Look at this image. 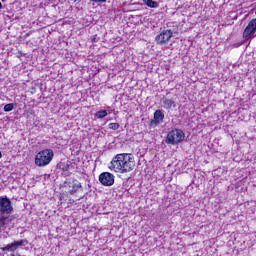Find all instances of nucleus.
<instances>
[{
  "label": "nucleus",
  "mask_w": 256,
  "mask_h": 256,
  "mask_svg": "<svg viewBox=\"0 0 256 256\" xmlns=\"http://www.w3.org/2000/svg\"><path fill=\"white\" fill-rule=\"evenodd\" d=\"M116 173H129L135 169V158L131 154H117L111 161Z\"/></svg>",
  "instance_id": "1"
},
{
  "label": "nucleus",
  "mask_w": 256,
  "mask_h": 256,
  "mask_svg": "<svg viewBox=\"0 0 256 256\" xmlns=\"http://www.w3.org/2000/svg\"><path fill=\"white\" fill-rule=\"evenodd\" d=\"M13 204L11 203V199L7 196H0V233L5 231L7 227H9V223L13 221Z\"/></svg>",
  "instance_id": "2"
},
{
  "label": "nucleus",
  "mask_w": 256,
  "mask_h": 256,
  "mask_svg": "<svg viewBox=\"0 0 256 256\" xmlns=\"http://www.w3.org/2000/svg\"><path fill=\"white\" fill-rule=\"evenodd\" d=\"M55 153L51 149H44L38 152L35 156V165L37 167H47L51 161H53Z\"/></svg>",
  "instance_id": "3"
},
{
  "label": "nucleus",
  "mask_w": 256,
  "mask_h": 256,
  "mask_svg": "<svg viewBox=\"0 0 256 256\" xmlns=\"http://www.w3.org/2000/svg\"><path fill=\"white\" fill-rule=\"evenodd\" d=\"M185 141V132L182 129L175 128L168 132L165 143L167 145H180Z\"/></svg>",
  "instance_id": "4"
},
{
  "label": "nucleus",
  "mask_w": 256,
  "mask_h": 256,
  "mask_svg": "<svg viewBox=\"0 0 256 256\" xmlns=\"http://www.w3.org/2000/svg\"><path fill=\"white\" fill-rule=\"evenodd\" d=\"M172 37H173V30L166 29V30H163L159 35L155 37V41L157 45H167V43L171 41Z\"/></svg>",
  "instance_id": "5"
},
{
  "label": "nucleus",
  "mask_w": 256,
  "mask_h": 256,
  "mask_svg": "<svg viewBox=\"0 0 256 256\" xmlns=\"http://www.w3.org/2000/svg\"><path fill=\"white\" fill-rule=\"evenodd\" d=\"M256 37V18L252 19L243 32L244 39H255Z\"/></svg>",
  "instance_id": "6"
},
{
  "label": "nucleus",
  "mask_w": 256,
  "mask_h": 256,
  "mask_svg": "<svg viewBox=\"0 0 256 256\" xmlns=\"http://www.w3.org/2000/svg\"><path fill=\"white\" fill-rule=\"evenodd\" d=\"M99 182L101 185H104V187H111L115 184V175L111 172H102L99 175Z\"/></svg>",
  "instance_id": "7"
},
{
  "label": "nucleus",
  "mask_w": 256,
  "mask_h": 256,
  "mask_svg": "<svg viewBox=\"0 0 256 256\" xmlns=\"http://www.w3.org/2000/svg\"><path fill=\"white\" fill-rule=\"evenodd\" d=\"M165 119V113L163 110H156L154 112L153 119L149 123L150 129H155V127H158V125H161Z\"/></svg>",
  "instance_id": "8"
},
{
  "label": "nucleus",
  "mask_w": 256,
  "mask_h": 256,
  "mask_svg": "<svg viewBox=\"0 0 256 256\" xmlns=\"http://www.w3.org/2000/svg\"><path fill=\"white\" fill-rule=\"evenodd\" d=\"M27 243H29L27 241V239H21L18 241H14L8 245H6L5 247L1 248L2 251H10L11 253H15V251H17L18 247H25V245H27Z\"/></svg>",
  "instance_id": "9"
},
{
  "label": "nucleus",
  "mask_w": 256,
  "mask_h": 256,
  "mask_svg": "<svg viewBox=\"0 0 256 256\" xmlns=\"http://www.w3.org/2000/svg\"><path fill=\"white\" fill-rule=\"evenodd\" d=\"M70 187V195H75L79 189H81V182H79L77 179H73L72 182H69Z\"/></svg>",
  "instance_id": "10"
},
{
  "label": "nucleus",
  "mask_w": 256,
  "mask_h": 256,
  "mask_svg": "<svg viewBox=\"0 0 256 256\" xmlns=\"http://www.w3.org/2000/svg\"><path fill=\"white\" fill-rule=\"evenodd\" d=\"M162 103L164 105V109H166L167 111H169V109H175L177 107L175 101H173L172 99L163 98Z\"/></svg>",
  "instance_id": "11"
},
{
  "label": "nucleus",
  "mask_w": 256,
  "mask_h": 256,
  "mask_svg": "<svg viewBox=\"0 0 256 256\" xmlns=\"http://www.w3.org/2000/svg\"><path fill=\"white\" fill-rule=\"evenodd\" d=\"M144 5L150 7V9H157L159 7V2L153 0H143Z\"/></svg>",
  "instance_id": "12"
},
{
  "label": "nucleus",
  "mask_w": 256,
  "mask_h": 256,
  "mask_svg": "<svg viewBox=\"0 0 256 256\" xmlns=\"http://www.w3.org/2000/svg\"><path fill=\"white\" fill-rule=\"evenodd\" d=\"M107 115V110H100L96 112L95 117L97 119H105V116Z\"/></svg>",
  "instance_id": "13"
},
{
  "label": "nucleus",
  "mask_w": 256,
  "mask_h": 256,
  "mask_svg": "<svg viewBox=\"0 0 256 256\" xmlns=\"http://www.w3.org/2000/svg\"><path fill=\"white\" fill-rule=\"evenodd\" d=\"M13 109H15V104H13V103H9L4 106L5 113H9V112L13 111Z\"/></svg>",
  "instance_id": "14"
},
{
  "label": "nucleus",
  "mask_w": 256,
  "mask_h": 256,
  "mask_svg": "<svg viewBox=\"0 0 256 256\" xmlns=\"http://www.w3.org/2000/svg\"><path fill=\"white\" fill-rule=\"evenodd\" d=\"M71 169H75V166L73 164H62V171H71Z\"/></svg>",
  "instance_id": "15"
},
{
  "label": "nucleus",
  "mask_w": 256,
  "mask_h": 256,
  "mask_svg": "<svg viewBox=\"0 0 256 256\" xmlns=\"http://www.w3.org/2000/svg\"><path fill=\"white\" fill-rule=\"evenodd\" d=\"M91 5H103V3H107V0H89Z\"/></svg>",
  "instance_id": "16"
},
{
  "label": "nucleus",
  "mask_w": 256,
  "mask_h": 256,
  "mask_svg": "<svg viewBox=\"0 0 256 256\" xmlns=\"http://www.w3.org/2000/svg\"><path fill=\"white\" fill-rule=\"evenodd\" d=\"M119 127H121V125H119V123H110L109 124V129H112V131H117V129H119Z\"/></svg>",
  "instance_id": "17"
},
{
  "label": "nucleus",
  "mask_w": 256,
  "mask_h": 256,
  "mask_svg": "<svg viewBox=\"0 0 256 256\" xmlns=\"http://www.w3.org/2000/svg\"><path fill=\"white\" fill-rule=\"evenodd\" d=\"M3 9V4L0 2V11Z\"/></svg>",
  "instance_id": "18"
},
{
  "label": "nucleus",
  "mask_w": 256,
  "mask_h": 256,
  "mask_svg": "<svg viewBox=\"0 0 256 256\" xmlns=\"http://www.w3.org/2000/svg\"><path fill=\"white\" fill-rule=\"evenodd\" d=\"M1 157H3V154H2L1 151H0V159H1Z\"/></svg>",
  "instance_id": "19"
},
{
  "label": "nucleus",
  "mask_w": 256,
  "mask_h": 256,
  "mask_svg": "<svg viewBox=\"0 0 256 256\" xmlns=\"http://www.w3.org/2000/svg\"><path fill=\"white\" fill-rule=\"evenodd\" d=\"M72 1H74V3H75V2H77V1H81V0H72Z\"/></svg>",
  "instance_id": "20"
}]
</instances>
